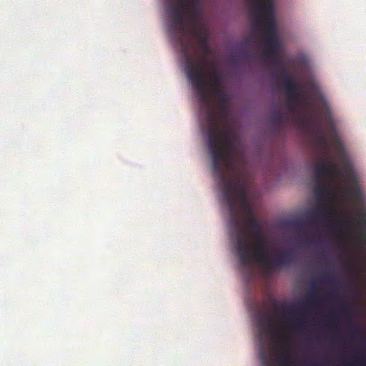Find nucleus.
I'll return each instance as SVG.
<instances>
[{
    "instance_id": "9",
    "label": "nucleus",
    "mask_w": 366,
    "mask_h": 366,
    "mask_svg": "<svg viewBox=\"0 0 366 366\" xmlns=\"http://www.w3.org/2000/svg\"><path fill=\"white\" fill-rule=\"evenodd\" d=\"M353 226H356L358 228L360 234L362 238H366V214H360L357 219H332L330 222V227L332 229H350Z\"/></svg>"
},
{
    "instance_id": "8",
    "label": "nucleus",
    "mask_w": 366,
    "mask_h": 366,
    "mask_svg": "<svg viewBox=\"0 0 366 366\" xmlns=\"http://www.w3.org/2000/svg\"><path fill=\"white\" fill-rule=\"evenodd\" d=\"M318 299V296L315 291L309 292L307 298L297 305H292L290 307H282V311L287 312L290 315V322L297 327H301L305 322L304 311L305 309L313 306L314 302Z\"/></svg>"
},
{
    "instance_id": "2",
    "label": "nucleus",
    "mask_w": 366,
    "mask_h": 366,
    "mask_svg": "<svg viewBox=\"0 0 366 366\" xmlns=\"http://www.w3.org/2000/svg\"><path fill=\"white\" fill-rule=\"evenodd\" d=\"M315 184L312 206H363V194L352 165L343 162L342 167L325 160L315 167Z\"/></svg>"
},
{
    "instance_id": "18",
    "label": "nucleus",
    "mask_w": 366,
    "mask_h": 366,
    "mask_svg": "<svg viewBox=\"0 0 366 366\" xmlns=\"http://www.w3.org/2000/svg\"><path fill=\"white\" fill-rule=\"evenodd\" d=\"M271 117L276 124H280L284 122L286 119V116L280 111L276 110L272 112Z\"/></svg>"
},
{
    "instance_id": "24",
    "label": "nucleus",
    "mask_w": 366,
    "mask_h": 366,
    "mask_svg": "<svg viewBox=\"0 0 366 366\" xmlns=\"http://www.w3.org/2000/svg\"><path fill=\"white\" fill-rule=\"evenodd\" d=\"M353 363L355 365H365V362L363 360V358H357L353 361Z\"/></svg>"
},
{
    "instance_id": "11",
    "label": "nucleus",
    "mask_w": 366,
    "mask_h": 366,
    "mask_svg": "<svg viewBox=\"0 0 366 366\" xmlns=\"http://www.w3.org/2000/svg\"><path fill=\"white\" fill-rule=\"evenodd\" d=\"M327 126L329 129V132L332 138V141L334 143V144L337 147V149L338 150V152L340 154V156L342 157H344L345 155V151L342 143L340 142L337 137V130L335 128V125L334 123V121L331 118V117H327Z\"/></svg>"
},
{
    "instance_id": "27",
    "label": "nucleus",
    "mask_w": 366,
    "mask_h": 366,
    "mask_svg": "<svg viewBox=\"0 0 366 366\" xmlns=\"http://www.w3.org/2000/svg\"><path fill=\"white\" fill-rule=\"evenodd\" d=\"M330 208H331V209H333L334 207H331Z\"/></svg>"
},
{
    "instance_id": "10",
    "label": "nucleus",
    "mask_w": 366,
    "mask_h": 366,
    "mask_svg": "<svg viewBox=\"0 0 366 366\" xmlns=\"http://www.w3.org/2000/svg\"><path fill=\"white\" fill-rule=\"evenodd\" d=\"M283 86L288 96V104L290 107H295L297 102V97L301 93L303 86L297 84L293 78L286 79L283 83Z\"/></svg>"
},
{
    "instance_id": "26",
    "label": "nucleus",
    "mask_w": 366,
    "mask_h": 366,
    "mask_svg": "<svg viewBox=\"0 0 366 366\" xmlns=\"http://www.w3.org/2000/svg\"><path fill=\"white\" fill-rule=\"evenodd\" d=\"M321 280L324 281V282H326V281H329V279L327 278L326 276H324V277H322Z\"/></svg>"
},
{
    "instance_id": "17",
    "label": "nucleus",
    "mask_w": 366,
    "mask_h": 366,
    "mask_svg": "<svg viewBox=\"0 0 366 366\" xmlns=\"http://www.w3.org/2000/svg\"><path fill=\"white\" fill-rule=\"evenodd\" d=\"M317 144H318L320 148L321 149L322 153L325 157H327V154H328L327 148V141H328L327 136L324 134H321L317 136Z\"/></svg>"
},
{
    "instance_id": "19",
    "label": "nucleus",
    "mask_w": 366,
    "mask_h": 366,
    "mask_svg": "<svg viewBox=\"0 0 366 366\" xmlns=\"http://www.w3.org/2000/svg\"><path fill=\"white\" fill-rule=\"evenodd\" d=\"M273 66L278 69L279 70L285 68V62L283 59L280 58V56H277L274 59H271L268 61Z\"/></svg>"
},
{
    "instance_id": "22",
    "label": "nucleus",
    "mask_w": 366,
    "mask_h": 366,
    "mask_svg": "<svg viewBox=\"0 0 366 366\" xmlns=\"http://www.w3.org/2000/svg\"><path fill=\"white\" fill-rule=\"evenodd\" d=\"M341 312L343 314V315L348 318V319H350L352 317H353V312L351 310H350L347 306L345 305H343L341 308Z\"/></svg>"
},
{
    "instance_id": "6",
    "label": "nucleus",
    "mask_w": 366,
    "mask_h": 366,
    "mask_svg": "<svg viewBox=\"0 0 366 366\" xmlns=\"http://www.w3.org/2000/svg\"><path fill=\"white\" fill-rule=\"evenodd\" d=\"M252 14L256 22V30L264 33L265 47L264 58L269 61L280 56L282 44L276 31L272 0H252Z\"/></svg>"
},
{
    "instance_id": "1",
    "label": "nucleus",
    "mask_w": 366,
    "mask_h": 366,
    "mask_svg": "<svg viewBox=\"0 0 366 366\" xmlns=\"http://www.w3.org/2000/svg\"><path fill=\"white\" fill-rule=\"evenodd\" d=\"M219 102V107H211L213 114L220 112L217 118L214 137L210 133V124L206 107L200 103L205 113L204 133L212 162L213 175L218 182L227 206H252L259 194L244 166V157H236V136L232 128L225 124L229 97L222 89L212 92Z\"/></svg>"
},
{
    "instance_id": "13",
    "label": "nucleus",
    "mask_w": 366,
    "mask_h": 366,
    "mask_svg": "<svg viewBox=\"0 0 366 366\" xmlns=\"http://www.w3.org/2000/svg\"><path fill=\"white\" fill-rule=\"evenodd\" d=\"M276 360L280 366H295V360L290 352L287 350L285 352L278 351Z\"/></svg>"
},
{
    "instance_id": "15",
    "label": "nucleus",
    "mask_w": 366,
    "mask_h": 366,
    "mask_svg": "<svg viewBox=\"0 0 366 366\" xmlns=\"http://www.w3.org/2000/svg\"><path fill=\"white\" fill-rule=\"evenodd\" d=\"M287 227H292L296 231H300L312 224V222L307 219H290L285 222Z\"/></svg>"
},
{
    "instance_id": "28",
    "label": "nucleus",
    "mask_w": 366,
    "mask_h": 366,
    "mask_svg": "<svg viewBox=\"0 0 366 366\" xmlns=\"http://www.w3.org/2000/svg\"><path fill=\"white\" fill-rule=\"evenodd\" d=\"M364 239L366 240V237H365V238H364Z\"/></svg>"
},
{
    "instance_id": "5",
    "label": "nucleus",
    "mask_w": 366,
    "mask_h": 366,
    "mask_svg": "<svg viewBox=\"0 0 366 366\" xmlns=\"http://www.w3.org/2000/svg\"><path fill=\"white\" fill-rule=\"evenodd\" d=\"M166 12L169 19V31L173 39L180 44L182 52L188 51L190 43L186 41L187 24L186 18L197 24L200 16L199 0H169Z\"/></svg>"
},
{
    "instance_id": "14",
    "label": "nucleus",
    "mask_w": 366,
    "mask_h": 366,
    "mask_svg": "<svg viewBox=\"0 0 366 366\" xmlns=\"http://www.w3.org/2000/svg\"><path fill=\"white\" fill-rule=\"evenodd\" d=\"M193 35L197 39L199 42V48L200 49L203 47H207V46L209 45L208 36L206 31L202 30L197 26H195Z\"/></svg>"
},
{
    "instance_id": "3",
    "label": "nucleus",
    "mask_w": 366,
    "mask_h": 366,
    "mask_svg": "<svg viewBox=\"0 0 366 366\" xmlns=\"http://www.w3.org/2000/svg\"><path fill=\"white\" fill-rule=\"evenodd\" d=\"M185 59V71L187 79L190 81L193 89L195 90L199 103H202L206 107L208 114V121L210 124V133L214 137V131L218 117L220 112L213 114L211 107V99L207 94L208 91L212 92L222 89V76L217 70L214 62H209L208 66L210 69L209 79H207V74L205 67L201 64L198 59L189 54V52L184 49Z\"/></svg>"
},
{
    "instance_id": "16",
    "label": "nucleus",
    "mask_w": 366,
    "mask_h": 366,
    "mask_svg": "<svg viewBox=\"0 0 366 366\" xmlns=\"http://www.w3.org/2000/svg\"><path fill=\"white\" fill-rule=\"evenodd\" d=\"M201 50L203 52V55L201 58H199V56H194L192 54L191 56L196 57L198 59L199 62L201 64H202L204 67L209 66V62H212V61H207V56H209L211 54L209 45L207 46V47H203L202 49H201ZM189 54L190 55V54Z\"/></svg>"
},
{
    "instance_id": "12",
    "label": "nucleus",
    "mask_w": 366,
    "mask_h": 366,
    "mask_svg": "<svg viewBox=\"0 0 366 366\" xmlns=\"http://www.w3.org/2000/svg\"><path fill=\"white\" fill-rule=\"evenodd\" d=\"M272 318L267 315H259L257 318V327L262 334H267L271 332L272 329Z\"/></svg>"
},
{
    "instance_id": "20",
    "label": "nucleus",
    "mask_w": 366,
    "mask_h": 366,
    "mask_svg": "<svg viewBox=\"0 0 366 366\" xmlns=\"http://www.w3.org/2000/svg\"><path fill=\"white\" fill-rule=\"evenodd\" d=\"M274 76L277 78L285 79V81L286 79H288L289 78H292L290 72L288 70H287L285 68L275 71L274 73Z\"/></svg>"
},
{
    "instance_id": "4",
    "label": "nucleus",
    "mask_w": 366,
    "mask_h": 366,
    "mask_svg": "<svg viewBox=\"0 0 366 366\" xmlns=\"http://www.w3.org/2000/svg\"><path fill=\"white\" fill-rule=\"evenodd\" d=\"M236 249L242 266L247 268L254 261L259 262L269 272L290 266L295 260L291 250L280 252L276 258L268 255L267 247L258 244L252 245L247 234L237 225L236 227Z\"/></svg>"
},
{
    "instance_id": "23",
    "label": "nucleus",
    "mask_w": 366,
    "mask_h": 366,
    "mask_svg": "<svg viewBox=\"0 0 366 366\" xmlns=\"http://www.w3.org/2000/svg\"><path fill=\"white\" fill-rule=\"evenodd\" d=\"M260 358L262 360V366H272L269 360L267 358L264 352H260Z\"/></svg>"
},
{
    "instance_id": "21",
    "label": "nucleus",
    "mask_w": 366,
    "mask_h": 366,
    "mask_svg": "<svg viewBox=\"0 0 366 366\" xmlns=\"http://www.w3.org/2000/svg\"><path fill=\"white\" fill-rule=\"evenodd\" d=\"M254 239L257 240V244L258 245L264 246L267 247V242L265 238L263 237L262 232L258 233V234H255L252 237Z\"/></svg>"
},
{
    "instance_id": "7",
    "label": "nucleus",
    "mask_w": 366,
    "mask_h": 366,
    "mask_svg": "<svg viewBox=\"0 0 366 366\" xmlns=\"http://www.w3.org/2000/svg\"><path fill=\"white\" fill-rule=\"evenodd\" d=\"M229 212L234 215L237 213V209H242V213L245 216V219L242 221L235 220L233 238L236 242V227L238 225L246 234L247 232L250 233L253 237L258 234L262 229V221L255 215L254 207H229Z\"/></svg>"
},
{
    "instance_id": "25",
    "label": "nucleus",
    "mask_w": 366,
    "mask_h": 366,
    "mask_svg": "<svg viewBox=\"0 0 366 366\" xmlns=\"http://www.w3.org/2000/svg\"><path fill=\"white\" fill-rule=\"evenodd\" d=\"M343 259L344 260L348 262L350 259V257L347 255H345Z\"/></svg>"
}]
</instances>
